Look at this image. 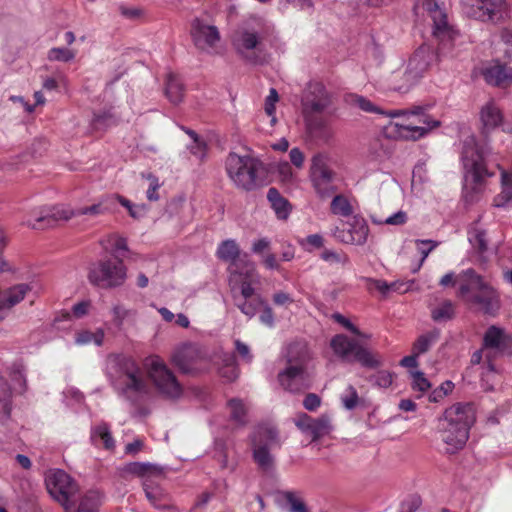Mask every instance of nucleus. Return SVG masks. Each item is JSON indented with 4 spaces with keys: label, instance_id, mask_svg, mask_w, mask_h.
Here are the masks:
<instances>
[{
    "label": "nucleus",
    "instance_id": "6ab92c4d",
    "mask_svg": "<svg viewBox=\"0 0 512 512\" xmlns=\"http://www.w3.org/2000/svg\"><path fill=\"white\" fill-rule=\"evenodd\" d=\"M304 114H317L325 111L331 104V95L320 82H309L301 98Z\"/></svg>",
    "mask_w": 512,
    "mask_h": 512
},
{
    "label": "nucleus",
    "instance_id": "ddd939ff",
    "mask_svg": "<svg viewBox=\"0 0 512 512\" xmlns=\"http://www.w3.org/2000/svg\"><path fill=\"white\" fill-rule=\"evenodd\" d=\"M422 7L432 21V36L439 42V49L451 48L457 31L450 25L445 9L437 0H422Z\"/></svg>",
    "mask_w": 512,
    "mask_h": 512
},
{
    "label": "nucleus",
    "instance_id": "a878e982",
    "mask_svg": "<svg viewBox=\"0 0 512 512\" xmlns=\"http://www.w3.org/2000/svg\"><path fill=\"white\" fill-rule=\"evenodd\" d=\"M488 85L505 88L512 83V68L499 62L490 64L481 70Z\"/></svg>",
    "mask_w": 512,
    "mask_h": 512
},
{
    "label": "nucleus",
    "instance_id": "c756f323",
    "mask_svg": "<svg viewBox=\"0 0 512 512\" xmlns=\"http://www.w3.org/2000/svg\"><path fill=\"white\" fill-rule=\"evenodd\" d=\"M308 132L314 138L328 141L332 135V129L327 119L314 114H304Z\"/></svg>",
    "mask_w": 512,
    "mask_h": 512
},
{
    "label": "nucleus",
    "instance_id": "cd10ccee",
    "mask_svg": "<svg viewBox=\"0 0 512 512\" xmlns=\"http://www.w3.org/2000/svg\"><path fill=\"white\" fill-rule=\"evenodd\" d=\"M143 489L146 498L156 509L178 512L176 507L171 503L169 495L158 484H155L150 479L146 478L143 482Z\"/></svg>",
    "mask_w": 512,
    "mask_h": 512
},
{
    "label": "nucleus",
    "instance_id": "58836bf2",
    "mask_svg": "<svg viewBox=\"0 0 512 512\" xmlns=\"http://www.w3.org/2000/svg\"><path fill=\"white\" fill-rule=\"evenodd\" d=\"M277 501L289 507V512H309L305 503L293 491H282L277 494Z\"/></svg>",
    "mask_w": 512,
    "mask_h": 512
},
{
    "label": "nucleus",
    "instance_id": "3c124183",
    "mask_svg": "<svg viewBox=\"0 0 512 512\" xmlns=\"http://www.w3.org/2000/svg\"><path fill=\"white\" fill-rule=\"evenodd\" d=\"M320 258L330 265H346L349 263V257L344 252H337L330 249H324Z\"/></svg>",
    "mask_w": 512,
    "mask_h": 512
},
{
    "label": "nucleus",
    "instance_id": "338daca9",
    "mask_svg": "<svg viewBox=\"0 0 512 512\" xmlns=\"http://www.w3.org/2000/svg\"><path fill=\"white\" fill-rule=\"evenodd\" d=\"M332 319L338 324L342 325L346 330L350 331L354 335H361V331L345 316L340 313H334Z\"/></svg>",
    "mask_w": 512,
    "mask_h": 512
},
{
    "label": "nucleus",
    "instance_id": "2f4dec72",
    "mask_svg": "<svg viewBox=\"0 0 512 512\" xmlns=\"http://www.w3.org/2000/svg\"><path fill=\"white\" fill-rule=\"evenodd\" d=\"M103 499L104 495L100 490H88L79 498L78 505L75 503L74 509L67 512H98Z\"/></svg>",
    "mask_w": 512,
    "mask_h": 512
},
{
    "label": "nucleus",
    "instance_id": "6e6552de",
    "mask_svg": "<svg viewBox=\"0 0 512 512\" xmlns=\"http://www.w3.org/2000/svg\"><path fill=\"white\" fill-rule=\"evenodd\" d=\"M330 346L334 354L343 362H358L362 367L369 369H376L382 365L378 354L371 352L344 334L335 335L330 341Z\"/></svg>",
    "mask_w": 512,
    "mask_h": 512
},
{
    "label": "nucleus",
    "instance_id": "4468645a",
    "mask_svg": "<svg viewBox=\"0 0 512 512\" xmlns=\"http://www.w3.org/2000/svg\"><path fill=\"white\" fill-rule=\"evenodd\" d=\"M240 264L241 267L229 270V287L233 296L252 298L256 292V287L261 283V277L252 260L244 259Z\"/></svg>",
    "mask_w": 512,
    "mask_h": 512
},
{
    "label": "nucleus",
    "instance_id": "a18cd8bd",
    "mask_svg": "<svg viewBox=\"0 0 512 512\" xmlns=\"http://www.w3.org/2000/svg\"><path fill=\"white\" fill-rule=\"evenodd\" d=\"M455 315V306L452 301L445 300L431 310L433 321L441 323L451 320Z\"/></svg>",
    "mask_w": 512,
    "mask_h": 512
},
{
    "label": "nucleus",
    "instance_id": "9d476101",
    "mask_svg": "<svg viewBox=\"0 0 512 512\" xmlns=\"http://www.w3.org/2000/svg\"><path fill=\"white\" fill-rule=\"evenodd\" d=\"M232 45L236 52L254 65H263L269 62L270 54L265 50L259 33L249 27H240L232 37Z\"/></svg>",
    "mask_w": 512,
    "mask_h": 512
},
{
    "label": "nucleus",
    "instance_id": "79ce46f5",
    "mask_svg": "<svg viewBox=\"0 0 512 512\" xmlns=\"http://www.w3.org/2000/svg\"><path fill=\"white\" fill-rule=\"evenodd\" d=\"M253 459L264 471L271 470L274 464L273 456L269 452V446L262 444L253 445Z\"/></svg>",
    "mask_w": 512,
    "mask_h": 512
},
{
    "label": "nucleus",
    "instance_id": "37998d69",
    "mask_svg": "<svg viewBox=\"0 0 512 512\" xmlns=\"http://www.w3.org/2000/svg\"><path fill=\"white\" fill-rule=\"evenodd\" d=\"M111 199L114 200V204L119 203L125 207L129 215L134 219H141L145 217L148 212V207L145 204H133L130 200L121 195H111Z\"/></svg>",
    "mask_w": 512,
    "mask_h": 512
},
{
    "label": "nucleus",
    "instance_id": "c03bdc74",
    "mask_svg": "<svg viewBox=\"0 0 512 512\" xmlns=\"http://www.w3.org/2000/svg\"><path fill=\"white\" fill-rule=\"evenodd\" d=\"M230 419L239 426L247 423V407L240 399H231L228 402Z\"/></svg>",
    "mask_w": 512,
    "mask_h": 512
},
{
    "label": "nucleus",
    "instance_id": "603ef678",
    "mask_svg": "<svg viewBox=\"0 0 512 512\" xmlns=\"http://www.w3.org/2000/svg\"><path fill=\"white\" fill-rule=\"evenodd\" d=\"M221 360L223 363L222 367H227L230 369V374H227L225 371L222 372V377L226 379L227 381H234L239 376V370L236 365V359L233 354L230 353H224L221 356Z\"/></svg>",
    "mask_w": 512,
    "mask_h": 512
},
{
    "label": "nucleus",
    "instance_id": "5701e85b",
    "mask_svg": "<svg viewBox=\"0 0 512 512\" xmlns=\"http://www.w3.org/2000/svg\"><path fill=\"white\" fill-rule=\"evenodd\" d=\"M29 291H31V287L25 283L16 284L0 291V322L6 318L11 308L24 300Z\"/></svg>",
    "mask_w": 512,
    "mask_h": 512
},
{
    "label": "nucleus",
    "instance_id": "9b49d317",
    "mask_svg": "<svg viewBox=\"0 0 512 512\" xmlns=\"http://www.w3.org/2000/svg\"><path fill=\"white\" fill-rule=\"evenodd\" d=\"M45 484L50 496L59 502L66 511L74 509L79 486L64 470L53 469L47 472Z\"/></svg>",
    "mask_w": 512,
    "mask_h": 512
},
{
    "label": "nucleus",
    "instance_id": "c9c22d12",
    "mask_svg": "<svg viewBox=\"0 0 512 512\" xmlns=\"http://www.w3.org/2000/svg\"><path fill=\"white\" fill-rule=\"evenodd\" d=\"M234 301L237 308L249 319L253 318L259 311L264 299L261 295H257L255 299L251 298H240L238 295H234Z\"/></svg>",
    "mask_w": 512,
    "mask_h": 512
},
{
    "label": "nucleus",
    "instance_id": "e433bc0d",
    "mask_svg": "<svg viewBox=\"0 0 512 512\" xmlns=\"http://www.w3.org/2000/svg\"><path fill=\"white\" fill-rule=\"evenodd\" d=\"M104 337L105 333L104 330L101 328L96 329V331L94 332L84 329L76 332L74 337V343L77 346H85L89 344L101 346L103 344Z\"/></svg>",
    "mask_w": 512,
    "mask_h": 512
},
{
    "label": "nucleus",
    "instance_id": "13d9d810",
    "mask_svg": "<svg viewBox=\"0 0 512 512\" xmlns=\"http://www.w3.org/2000/svg\"><path fill=\"white\" fill-rule=\"evenodd\" d=\"M112 321L117 328H121L126 319L134 315V312L127 309L121 304H116L112 307Z\"/></svg>",
    "mask_w": 512,
    "mask_h": 512
},
{
    "label": "nucleus",
    "instance_id": "8fccbe9b",
    "mask_svg": "<svg viewBox=\"0 0 512 512\" xmlns=\"http://www.w3.org/2000/svg\"><path fill=\"white\" fill-rule=\"evenodd\" d=\"M341 403L346 410L355 409L359 402L360 398L358 396L357 390L354 386L348 385L347 388L340 396Z\"/></svg>",
    "mask_w": 512,
    "mask_h": 512
},
{
    "label": "nucleus",
    "instance_id": "f8f14e48",
    "mask_svg": "<svg viewBox=\"0 0 512 512\" xmlns=\"http://www.w3.org/2000/svg\"><path fill=\"white\" fill-rule=\"evenodd\" d=\"M438 53L429 45H421L410 57L404 72V83L394 86L399 92L408 91L438 62Z\"/></svg>",
    "mask_w": 512,
    "mask_h": 512
},
{
    "label": "nucleus",
    "instance_id": "72a5a7b5",
    "mask_svg": "<svg viewBox=\"0 0 512 512\" xmlns=\"http://www.w3.org/2000/svg\"><path fill=\"white\" fill-rule=\"evenodd\" d=\"M278 443V432L274 425L260 424L257 426L252 436L253 445L262 444L270 447Z\"/></svg>",
    "mask_w": 512,
    "mask_h": 512
},
{
    "label": "nucleus",
    "instance_id": "5fc2aeb1",
    "mask_svg": "<svg viewBox=\"0 0 512 512\" xmlns=\"http://www.w3.org/2000/svg\"><path fill=\"white\" fill-rule=\"evenodd\" d=\"M75 56L76 53L71 49L54 47L49 50L47 57L50 61L70 62L75 58Z\"/></svg>",
    "mask_w": 512,
    "mask_h": 512
},
{
    "label": "nucleus",
    "instance_id": "393cba45",
    "mask_svg": "<svg viewBox=\"0 0 512 512\" xmlns=\"http://www.w3.org/2000/svg\"><path fill=\"white\" fill-rule=\"evenodd\" d=\"M479 118L482 133L487 135L498 127H501L503 123V112L498 103L490 99L480 108Z\"/></svg>",
    "mask_w": 512,
    "mask_h": 512
},
{
    "label": "nucleus",
    "instance_id": "0eeeda50",
    "mask_svg": "<svg viewBox=\"0 0 512 512\" xmlns=\"http://www.w3.org/2000/svg\"><path fill=\"white\" fill-rule=\"evenodd\" d=\"M262 164L259 160L245 155L230 153L225 161V169L233 184L244 191L257 187V175Z\"/></svg>",
    "mask_w": 512,
    "mask_h": 512
},
{
    "label": "nucleus",
    "instance_id": "49530a36",
    "mask_svg": "<svg viewBox=\"0 0 512 512\" xmlns=\"http://www.w3.org/2000/svg\"><path fill=\"white\" fill-rule=\"evenodd\" d=\"M330 210L332 214L344 218L350 217L354 212L348 198L341 194L333 197L330 204Z\"/></svg>",
    "mask_w": 512,
    "mask_h": 512
},
{
    "label": "nucleus",
    "instance_id": "69168bd1",
    "mask_svg": "<svg viewBox=\"0 0 512 512\" xmlns=\"http://www.w3.org/2000/svg\"><path fill=\"white\" fill-rule=\"evenodd\" d=\"M188 149L190 152L197 157L198 159L202 160L206 156V143L201 139L194 140L189 146Z\"/></svg>",
    "mask_w": 512,
    "mask_h": 512
},
{
    "label": "nucleus",
    "instance_id": "4d7b16f0",
    "mask_svg": "<svg viewBox=\"0 0 512 512\" xmlns=\"http://www.w3.org/2000/svg\"><path fill=\"white\" fill-rule=\"evenodd\" d=\"M142 176L149 181V186L146 191V198L149 201H158L160 199L158 191L162 185L159 181V178L151 173L142 174Z\"/></svg>",
    "mask_w": 512,
    "mask_h": 512
},
{
    "label": "nucleus",
    "instance_id": "a211bd4d",
    "mask_svg": "<svg viewBox=\"0 0 512 512\" xmlns=\"http://www.w3.org/2000/svg\"><path fill=\"white\" fill-rule=\"evenodd\" d=\"M191 37L197 49L211 54L214 52L221 36L215 25L206 23L201 18H195L191 23Z\"/></svg>",
    "mask_w": 512,
    "mask_h": 512
},
{
    "label": "nucleus",
    "instance_id": "a19ab883",
    "mask_svg": "<svg viewBox=\"0 0 512 512\" xmlns=\"http://www.w3.org/2000/svg\"><path fill=\"white\" fill-rule=\"evenodd\" d=\"M332 430L331 419L328 415H321L318 418H314L308 435L312 437V440H318L321 437L329 434Z\"/></svg>",
    "mask_w": 512,
    "mask_h": 512
},
{
    "label": "nucleus",
    "instance_id": "2eb2a0df",
    "mask_svg": "<svg viewBox=\"0 0 512 512\" xmlns=\"http://www.w3.org/2000/svg\"><path fill=\"white\" fill-rule=\"evenodd\" d=\"M309 178L315 193L321 199L331 197L336 191L335 172L330 168L326 154L318 153L312 157Z\"/></svg>",
    "mask_w": 512,
    "mask_h": 512
},
{
    "label": "nucleus",
    "instance_id": "20e7f679",
    "mask_svg": "<svg viewBox=\"0 0 512 512\" xmlns=\"http://www.w3.org/2000/svg\"><path fill=\"white\" fill-rule=\"evenodd\" d=\"M475 419L474 407L469 403H456L445 410L440 436L447 453H455L464 447Z\"/></svg>",
    "mask_w": 512,
    "mask_h": 512
},
{
    "label": "nucleus",
    "instance_id": "4be33fe9",
    "mask_svg": "<svg viewBox=\"0 0 512 512\" xmlns=\"http://www.w3.org/2000/svg\"><path fill=\"white\" fill-rule=\"evenodd\" d=\"M278 381L284 390L291 393H299L308 388L305 370L300 365H289L278 374Z\"/></svg>",
    "mask_w": 512,
    "mask_h": 512
},
{
    "label": "nucleus",
    "instance_id": "f257e3e1",
    "mask_svg": "<svg viewBox=\"0 0 512 512\" xmlns=\"http://www.w3.org/2000/svg\"><path fill=\"white\" fill-rule=\"evenodd\" d=\"M350 103L366 113H375L390 118L407 116L406 123L391 121L386 126L385 134L389 138L417 140L440 125L438 120L431 119V117L425 113L426 107L423 106H416L411 110L385 111L366 97L357 94L350 96Z\"/></svg>",
    "mask_w": 512,
    "mask_h": 512
},
{
    "label": "nucleus",
    "instance_id": "473e14b6",
    "mask_svg": "<svg viewBox=\"0 0 512 512\" xmlns=\"http://www.w3.org/2000/svg\"><path fill=\"white\" fill-rule=\"evenodd\" d=\"M267 199L278 219L286 220L289 217L292 210L291 204L276 188H269Z\"/></svg>",
    "mask_w": 512,
    "mask_h": 512
},
{
    "label": "nucleus",
    "instance_id": "09e8293b",
    "mask_svg": "<svg viewBox=\"0 0 512 512\" xmlns=\"http://www.w3.org/2000/svg\"><path fill=\"white\" fill-rule=\"evenodd\" d=\"M91 306V302L89 300H83L78 303H75L71 312L65 311L61 314L63 320L70 321L72 318L80 319L88 314Z\"/></svg>",
    "mask_w": 512,
    "mask_h": 512
},
{
    "label": "nucleus",
    "instance_id": "f3484780",
    "mask_svg": "<svg viewBox=\"0 0 512 512\" xmlns=\"http://www.w3.org/2000/svg\"><path fill=\"white\" fill-rule=\"evenodd\" d=\"M172 362L183 373H197L207 369L208 358L205 351L197 344L186 343L176 348Z\"/></svg>",
    "mask_w": 512,
    "mask_h": 512
},
{
    "label": "nucleus",
    "instance_id": "7ed1b4c3",
    "mask_svg": "<svg viewBox=\"0 0 512 512\" xmlns=\"http://www.w3.org/2000/svg\"><path fill=\"white\" fill-rule=\"evenodd\" d=\"M491 153L487 141L480 142L475 135H467L462 142L461 163L463 167V188L475 193L483 191L487 179L494 176L486 165V158Z\"/></svg>",
    "mask_w": 512,
    "mask_h": 512
},
{
    "label": "nucleus",
    "instance_id": "f03ea898",
    "mask_svg": "<svg viewBox=\"0 0 512 512\" xmlns=\"http://www.w3.org/2000/svg\"><path fill=\"white\" fill-rule=\"evenodd\" d=\"M108 375L118 396L131 404H137L149 394V386L137 362L123 354L108 359Z\"/></svg>",
    "mask_w": 512,
    "mask_h": 512
},
{
    "label": "nucleus",
    "instance_id": "bb28decb",
    "mask_svg": "<svg viewBox=\"0 0 512 512\" xmlns=\"http://www.w3.org/2000/svg\"><path fill=\"white\" fill-rule=\"evenodd\" d=\"M216 256L218 259L229 263L228 271L241 267L240 263L244 259H249L247 253H241V249L234 239L222 241L217 247Z\"/></svg>",
    "mask_w": 512,
    "mask_h": 512
},
{
    "label": "nucleus",
    "instance_id": "7c9ffc66",
    "mask_svg": "<svg viewBox=\"0 0 512 512\" xmlns=\"http://www.w3.org/2000/svg\"><path fill=\"white\" fill-rule=\"evenodd\" d=\"M500 171V193L494 198V205L496 207H506L512 204V167L509 169L503 168L497 164Z\"/></svg>",
    "mask_w": 512,
    "mask_h": 512
},
{
    "label": "nucleus",
    "instance_id": "bf43d9fd",
    "mask_svg": "<svg viewBox=\"0 0 512 512\" xmlns=\"http://www.w3.org/2000/svg\"><path fill=\"white\" fill-rule=\"evenodd\" d=\"M416 245L419 253L421 254V260L418 265V267L414 270V272L418 271L422 264L424 263L425 259L428 257L429 253L433 251L437 246L438 242L430 239H418L416 240Z\"/></svg>",
    "mask_w": 512,
    "mask_h": 512
},
{
    "label": "nucleus",
    "instance_id": "e2e57ef3",
    "mask_svg": "<svg viewBox=\"0 0 512 512\" xmlns=\"http://www.w3.org/2000/svg\"><path fill=\"white\" fill-rule=\"evenodd\" d=\"M259 321L269 328H272L275 325V318L272 308L267 304L265 300L264 304H262L260 307Z\"/></svg>",
    "mask_w": 512,
    "mask_h": 512
},
{
    "label": "nucleus",
    "instance_id": "052dcab7",
    "mask_svg": "<svg viewBox=\"0 0 512 512\" xmlns=\"http://www.w3.org/2000/svg\"><path fill=\"white\" fill-rule=\"evenodd\" d=\"M10 376L14 383V388L17 389L19 387L20 392H24L26 388V377L23 366L14 364L11 368Z\"/></svg>",
    "mask_w": 512,
    "mask_h": 512
},
{
    "label": "nucleus",
    "instance_id": "1a4fd4ad",
    "mask_svg": "<svg viewBox=\"0 0 512 512\" xmlns=\"http://www.w3.org/2000/svg\"><path fill=\"white\" fill-rule=\"evenodd\" d=\"M148 377L160 395L176 400L183 394V388L173 372L158 356H150L144 362Z\"/></svg>",
    "mask_w": 512,
    "mask_h": 512
},
{
    "label": "nucleus",
    "instance_id": "ea45409f",
    "mask_svg": "<svg viewBox=\"0 0 512 512\" xmlns=\"http://www.w3.org/2000/svg\"><path fill=\"white\" fill-rule=\"evenodd\" d=\"M184 95L183 84L180 79L173 74H169L166 80V96L173 104L182 101Z\"/></svg>",
    "mask_w": 512,
    "mask_h": 512
},
{
    "label": "nucleus",
    "instance_id": "423d86ee",
    "mask_svg": "<svg viewBox=\"0 0 512 512\" xmlns=\"http://www.w3.org/2000/svg\"><path fill=\"white\" fill-rule=\"evenodd\" d=\"M114 205L111 196L101 198L97 203L87 207L72 209L61 204L49 207H43L33 211L31 217L25 221V225L32 229H46L56 226L60 221H67L76 216H98L109 211Z\"/></svg>",
    "mask_w": 512,
    "mask_h": 512
},
{
    "label": "nucleus",
    "instance_id": "c85d7f7f",
    "mask_svg": "<svg viewBox=\"0 0 512 512\" xmlns=\"http://www.w3.org/2000/svg\"><path fill=\"white\" fill-rule=\"evenodd\" d=\"M483 346L486 349H497L501 352L512 350V337L497 326H490L484 334Z\"/></svg>",
    "mask_w": 512,
    "mask_h": 512
},
{
    "label": "nucleus",
    "instance_id": "b1692460",
    "mask_svg": "<svg viewBox=\"0 0 512 512\" xmlns=\"http://www.w3.org/2000/svg\"><path fill=\"white\" fill-rule=\"evenodd\" d=\"M485 350L486 348L483 347L482 349L475 351L471 356V364L479 365L482 363L483 359H485L481 366V386L485 391H492V379L497 373V369L493 364V353L490 351L485 352Z\"/></svg>",
    "mask_w": 512,
    "mask_h": 512
},
{
    "label": "nucleus",
    "instance_id": "39448f33",
    "mask_svg": "<svg viewBox=\"0 0 512 512\" xmlns=\"http://www.w3.org/2000/svg\"><path fill=\"white\" fill-rule=\"evenodd\" d=\"M459 278L461 280L459 296L466 303L475 306L486 315L495 316L498 313L501 307L500 294L492 285L484 281L482 276L469 268L462 271Z\"/></svg>",
    "mask_w": 512,
    "mask_h": 512
},
{
    "label": "nucleus",
    "instance_id": "f704fd0d",
    "mask_svg": "<svg viewBox=\"0 0 512 512\" xmlns=\"http://www.w3.org/2000/svg\"><path fill=\"white\" fill-rule=\"evenodd\" d=\"M90 437L95 445L102 443L103 447L107 450H113L115 447V441L112 437L110 427L105 422L93 426L91 428Z\"/></svg>",
    "mask_w": 512,
    "mask_h": 512
},
{
    "label": "nucleus",
    "instance_id": "dca6fc26",
    "mask_svg": "<svg viewBox=\"0 0 512 512\" xmlns=\"http://www.w3.org/2000/svg\"><path fill=\"white\" fill-rule=\"evenodd\" d=\"M126 276V267L121 259H106L91 267L88 278L101 288H114L121 286Z\"/></svg>",
    "mask_w": 512,
    "mask_h": 512
},
{
    "label": "nucleus",
    "instance_id": "864d4df0",
    "mask_svg": "<svg viewBox=\"0 0 512 512\" xmlns=\"http://www.w3.org/2000/svg\"><path fill=\"white\" fill-rule=\"evenodd\" d=\"M468 240L472 246L483 253L487 250L486 232L477 228H472L468 232Z\"/></svg>",
    "mask_w": 512,
    "mask_h": 512
},
{
    "label": "nucleus",
    "instance_id": "412c9836",
    "mask_svg": "<svg viewBox=\"0 0 512 512\" xmlns=\"http://www.w3.org/2000/svg\"><path fill=\"white\" fill-rule=\"evenodd\" d=\"M465 5H469L467 11L471 17L481 21H497L501 17V7L503 0H462Z\"/></svg>",
    "mask_w": 512,
    "mask_h": 512
},
{
    "label": "nucleus",
    "instance_id": "6e6d98bb",
    "mask_svg": "<svg viewBox=\"0 0 512 512\" xmlns=\"http://www.w3.org/2000/svg\"><path fill=\"white\" fill-rule=\"evenodd\" d=\"M410 375L412 378L411 386L414 391H419L421 394H423L431 388V383L425 377L423 372L411 371Z\"/></svg>",
    "mask_w": 512,
    "mask_h": 512
},
{
    "label": "nucleus",
    "instance_id": "0e129e2a",
    "mask_svg": "<svg viewBox=\"0 0 512 512\" xmlns=\"http://www.w3.org/2000/svg\"><path fill=\"white\" fill-rule=\"evenodd\" d=\"M234 344L239 357L245 363L250 364L253 361V354L251 353L250 347L240 340H235Z\"/></svg>",
    "mask_w": 512,
    "mask_h": 512
},
{
    "label": "nucleus",
    "instance_id": "4c0bfd02",
    "mask_svg": "<svg viewBox=\"0 0 512 512\" xmlns=\"http://www.w3.org/2000/svg\"><path fill=\"white\" fill-rule=\"evenodd\" d=\"M439 337L440 331L438 329L421 334L414 342L412 351L419 356L426 353L438 341Z\"/></svg>",
    "mask_w": 512,
    "mask_h": 512
},
{
    "label": "nucleus",
    "instance_id": "774afa93",
    "mask_svg": "<svg viewBox=\"0 0 512 512\" xmlns=\"http://www.w3.org/2000/svg\"><path fill=\"white\" fill-rule=\"evenodd\" d=\"M313 419L311 416L302 413L297 416L295 419V425L305 434H308L313 422Z\"/></svg>",
    "mask_w": 512,
    "mask_h": 512
},
{
    "label": "nucleus",
    "instance_id": "de8ad7c7",
    "mask_svg": "<svg viewBox=\"0 0 512 512\" xmlns=\"http://www.w3.org/2000/svg\"><path fill=\"white\" fill-rule=\"evenodd\" d=\"M0 411L3 417L8 418L11 411V389L2 377H0Z\"/></svg>",
    "mask_w": 512,
    "mask_h": 512
},
{
    "label": "nucleus",
    "instance_id": "aec40b11",
    "mask_svg": "<svg viewBox=\"0 0 512 512\" xmlns=\"http://www.w3.org/2000/svg\"><path fill=\"white\" fill-rule=\"evenodd\" d=\"M347 224V229L335 228L334 237L344 244L364 245L369 234V226L364 218L355 216Z\"/></svg>",
    "mask_w": 512,
    "mask_h": 512
},
{
    "label": "nucleus",
    "instance_id": "680f3d73",
    "mask_svg": "<svg viewBox=\"0 0 512 512\" xmlns=\"http://www.w3.org/2000/svg\"><path fill=\"white\" fill-rule=\"evenodd\" d=\"M369 382L380 388H387L393 382L392 374L386 370L377 371L369 377Z\"/></svg>",
    "mask_w": 512,
    "mask_h": 512
}]
</instances>
